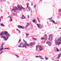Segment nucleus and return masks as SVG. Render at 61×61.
I'll use <instances>...</instances> for the list:
<instances>
[{
	"label": "nucleus",
	"instance_id": "obj_1",
	"mask_svg": "<svg viewBox=\"0 0 61 61\" xmlns=\"http://www.w3.org/2000/svg\"><path fill=\"white\" fill-rule=\"evenodd\" d=\"M61 38H58L57 40H55V43L56 45L59 46L60 44H61Z\"/></svg>",
	"mask_w": 61,
	"mask_h": 61
},
{
	"label": "nucleus",
	"instance_id": "obj_2",
	"mask_svg": "<svg viewBox=\"0 0 61 61\" xmlns=\"http://www.w3.org/2000/svg\"><path fill=\"white\" fill-rule=\"evenodd\" d=\"M5 35L6 36H10V35L9 34L7 33V31L5 32H1L0 34V35L1 36H2V35Z\"/></svg>",
	"mask_w": 61,
	"mask_h": 61
},
{
	"label": "nucleus",
	"instance_id": "obj_3",
	"mask_svg": "<svg viewBox=\"0 0 61 61\" xmlns=\"http://www.w3.org/2000/svg\"><path fill=\"white\" fill-rule=\"evenodd\" d=\"M19 47H25V48H26V46L25 44L23 45V44L22 43H20V45H19L18 46Z\"/></svg>",
	"mask_w": 61,
	"mask_h": 61
},
{
	"label": "nucleus",
	"instance_id": "obj_4",
	"mask_svg": "<svg viewBox=\"0 0 61 61\" xmlns=\"http://www.w3.org/2000/svg\"><path fill=\"white\" fill-rule=\"evenodd\" d=\"M9 37L8 36V37H6L4 36H2L1 37V38H3V39H4L5 41H6V40H7V39Z\"/></svg>",
	"mask_w": 61,
	"mask_h": 61
},
{
	"label": "nucleus",
	"instance_id": "obj_5",
	"mask_svg": "<svg viewBox=\"0 0 61 61\" xmlns=\"http://www.w3.org/2000/svg\"><path fill=\"white\" fill-rule=\"evenodd\" d=\"M37 25L38 28H42V25H41V24H37Z\"/></svg>",
	"mask_w": 61,
	"mask_h": 61
},
{
	"label": "nucleus",
	"instance_id": "obj_6",
	"mask_svg": "<svg viewBox=\"0 0 61 61\" xmlns=\"http://www.w3.org/2000/svg\"><path fill=\"white\" fill-rule=\"evenodd\" d=\"M49 38L48 39L49 40H52V37L51 35H49Z\"/></svg>",
	"mask_w": 61,
	"mask_h": 61
},
{
	"label": "nucleus",
	"instance_id": "obj_7",
	"mask_svg": "<svg viewBox=\"0 0 61 61\" xmlns=\"http://www.w3.org/2000/svg\"><path fill=\"white\" fill-rule=\"evenodd\" d=\"M18 27L19 28H21V29H24V27L23 26H21L20 25H18Z\"/></svg>",
	"mask_w": 61,
	"mask_h": 61
},
{
	"label": "nucleus",
	"instance_id": "obj_8",
	"mask_svg": "<svg viewBox=\"0 0 61 61\" xmlns=\"http://www.w3.org/2000/svg\"><path fill=\"white\" fill-rule=\"evenodd\" d=\"M15 8V9H13L11 11H14V12H15V10H17L18 9L16 7Z\"/></svg>",
	"mask_w": 61,
	"mask_h": 61
},
{
	"label": "nucleus",
	"instance_id": "obj_9",
	"mask_svg": "<svg viewBox=\"0 0 61 61\" xmlns=\"http://www.w3.org/2000/svg\"><path fill=\"white\" fill-rule=\"evenodd\" d=\"M40 47H39L40 51H41L43 50V48L41 45H40Z\"/></svg>",
	"mask_w": 61,
	"mask_h": 61
},
{
	"label": "nucleus",
	"instance_id": "obj_10",
	"mask_svg": "<svg viewBox=\"0 0 61 61\" xmlns=\"http://www.w3.org/2000/svg\"><path fill=\"white\" fill-rule=\"evenodd\" d=\"M40 46V45H37L36 46V51H37V49H38V48H39Z\"/></svg>",
	"mask_w": 61,
	"mask_h": 61
},
{
	"label": "nucleus",
	"instance_id": "obj_11",
	"mask_svg": "<svg viewBox=\"0 0 61 61\" xmlns=\"http://www.w3.org/2000/svg\"><path fill=\"white\" fill-rule=\"evenodd\" d=\"M46 43L48 44L49 46H51V43L50 42H46Z\"/></svg>",
	"mask_w": 61,
	"mask_h": 61
},
{
	"label": "nucleus",
	"instance_id": "obj_12",
	"mask_svg": "<svg viewBox=\"0 0 61 61\" xmlns=\"http://www.w3.org/2000/svg\"><path fill=\"white\" fill-rule=\"evenodd\" d=\"M51 22H52V23L54 24H57V23H55V21L53 20H51Z\"/></svg>",
	"mask_w": 61,
	"mask_h": 61
},
{
	"label": "nucleus",
	"instance_id": "obj_13",
	"mask_svg": "<svg viewBox=\"0 0 61 61\" xmlns=\"http://www.w3.org/2000/svg\"><path fill=\"white\" fill-rule=\"evenodd\" d=\"M18 8H19V10H21L22 8H21L20 7V6L19 5H18Z\"/></svg>",
	"mask_w": 61,
	"mask_h": 61
},
{
	"label": "nucleus",
	"instance_id": "obj_14",
	"mask_svg": "<svg viewBox=\"0 0 61 61\" xmlns=\"http://www.w3.org/2000/svg\"><path fill=\"white\" fill-rule=\"evenodd\" d=\"M61 55V54H60L59 55H58V56L57 58V59H59V58H60V55Z\"/></svg>",
	"mask_w": 61,
	"mask_h": 61
},
{
	"label": "nucleus",
	"instance_id": "obj_15",
	"mask_svg": "<svg viewBox=\"0 0 61 61\" xmlns=\"http://www.w3.org/2000/svg\"><path fill=\"white\" fill-rule=\"evenodd\" d=\"M30 46H33V45H34V43H30Z\"/></svg>",
	"mask_w": 61,
	"mask_h": 61
},
{
	"label": "nucleus",
	"instance_id": "obj_16",
	"mask_svg": "<svg viewBox=\"0 0 61 61\" xmlns=\"http://www.w3.org/2000/svg\"><path fill=\"white\" fill-rule=\"evenodd\" d=\"M45 38L46 40H47V35H45Z\"/></svg>",
	"mask_w": 61,
	"mask_h": 61
},
{
	"label": "nucleus",
	"instance_id": "obj_17",
	"mask_svg": "<svg viewBox=\"0 0 61 61\" xmlns=\"http://www.w3.org/2000/svg\"><path fill=\"white\" fill-rule=\"evenodd\" d=\"M46 38H41V40H44V39H45L46 40Z\"/></svg>",
	"mask_w": 61,
	"mask_h": 61
},
{
	"label": "nucleus",
	"instance_id": "obj_18",
	"mask_svg": "<svg viewBox=\"0 0 61 61\" xmlns=\"http://www.w3.org/2000/svg\"><path fill=\"white\" fill-rule=\"evenodd\" d=\"M25 18V17L24 16V15H23L22 17V19H24V18Z\"/></svg>",
	"mask_w": 61,
	"mask_h": 61
},
{
	"label": "nucleus",
	"instance_id": "obj_19",
	"mask_svg": "<svg viewBox=\"0 0 61 61\" xmlns=\"http://www.w3.org/2000/svg\"><path fill=\"white\" fill-rule=\"evenodd\" d=\"M0 25L1 26H3V27H5V25H4L3 24H1V23Z\"/></svg>",
	"mask_w": 61,
	"mask_h": 61
},
{
	"label": "nucleus",
	"instance_id": "obj_20",
	"mask_svg": "<svg viewBox=\"0 0 61 61\" xmlns=\"http://www.w3.org/2000/svg\"><path fill=\"white\" fill-rule=\"evenodd\" d=\"M32 39L33 40H37V39L33 38H32Z\"/></svg>",
	"mask_w": 61,
	"mask_h": 61
},
{
	"label": "nucleus",
	"instance_id": "obj_21",
	"mask_svg": "<svg viewBox=\"0 0 61 61\" xmlns=\"http://www.w3.org/2000/svg\"><path fill=\"white\" fill-rule=\"evenodd\" d=\"M10 22H12V18L11 17H10Z\"/></svg>",
	"mask_w": 61,
	"mask_h": 61
},
{
	"label": "nucleus",
	"instance_id": "obj_22",
	"mask_svg": "<svg viewBox=\"0 0 61 61\" xmlns=\"http://www.w3.org/2000/svg\"><path fill=\"white\" fill-rule=\"evenodd\" d=\"M58 12H59V13H60V12H61V9H59V10H58Z\"/></svg>",
	"mask_w": 61,
	"mask_h": 61
},
{
	"label": "nucleus",
	"instance_id": "obj_23",
	"mask_svg": "<svg viewBox=\"0 0 61 61\" xmlns=\"http://www.w3.org/2000/svg\"><path fill=\"white\" fill-rule=\"evenodd\" d=\"M26 45L27 46H30V44H27Z\"/></svg>",
	"mask_w": 61,
	"mask_h": 61
},
{
	"label": "nucleus",
	"instance_id": "obj_24",
	"mask_svg": "<svg viewBox=\"0 0 61 61\" xmlns=\"http://www.w3.org/2000/svg\"><path fill=\"white\" fill-rule=\"evenodd\" d=\"M29 25V24H28L27 25H26L25 26V28H27V26Z\"/></svg>",
	"mask_w": 61,
	"mask_h": 61
},
{
	"label": "nucleus",
	"instance_id": "obj_25",
	"mask_svg": "<svg viewBox=\"0 0 61 61\" xmlns=\"http://www.w3.org/2000/svg\"><path fill=\"white\" fill-rule=\"evenodd\" d=\"M1 2H5V0H1Z\"/></svg>",
	"mask_w": 61,
	"mask_h": 61
},
{
	"label": "nucleus",
	"instance_id": "obj_26",
	"mask_svg": "<svg viewBox=\"0 0 61 61\" xmlns=\"http://www.w3.org/2000/svg\"><path fill=\"white\" fill-rule=\"evenodd\" d=\"M26 36H28L29 35V34L28 33H26Z\"/></svg>",
	"mask_w": 61,
	"mask_h": 61
},
{
	"label": "nucleus",
	"instance_id": "obj_27",
	"mask_svg": "<svg viewBox=\"0 0 61 61\" xmlns=\"http://www.w3.org/2000/svg\"><path fill=\"white\" fill-rule=\"evenodd\" d=\"M58 15H60V16H61V13H58Z\"/></svg>",
	"mask_w": 61,
	"mask_h": 61
},
{
	"label": "nucleus",
	"instance_id": "obj_28",
	"mask_svg": "<svg viewBox=\"0 0 61 61\" xmlns=\"http://www.w3.org/2000/svg\"><path fill=\"white\" fill-rule=\"evenodd\" d=\"M33 23H35L36 22L35 21V20H33Z\"/></svg>",
	"mask_w": 61,
	"mask_h": 61
},
{
	"label": "nucleus",
	"instance_id": "obj_29",
	"mask_svg": "<svg viewBox=\"0 0 61 61\" xmlns=\"http://www.w3.org/2000/svg\"><path fill=\"white\" fill-rule=\"evenodd\" d=\"M36 57L37 58V57H40V56H36Z\"/></svg>",
	"mask_w": 61,
	"mask_h": 61
},
{
	"label": "nucleus",
	"instance_id": "obj_30",
	"mask_svg": "<svg viewBox=\"0 0 61 61\" xmlns=\"http://www.w3.org/2000/svg\"><path fill=\"white\" fill-rule=\"evenodd\" d=\"M21 7L22 8V9H25V8L23 7L22 6H21Z\"/></svg>",
	"mask_w": 61,
	"mask_h": 61
},
{
	"label": "nucleus",
	"instance_id": "obj_31",
	"mask_svg": "<svg viewBox=\"0 0 61 61\" xmlns=\"http://www.w3.org/2000/svg\"><path fill=\"white\" fill-rule=\"evenodd\" d=\"M45 58L46 59V60H48V58H45Z\"/></svg>",
	"mask_w": 61,
	"mask_h": 61
},
{
	"label": "nucleus",
	"instance_id": "obj_32",
	"mask_svg": "<svg viewBox=\"0 0 61 61\" xmlns=\"http://www.w3.org/2000/svg\"><path fill=\"white\" fill-rule=\"evenodd\" d=\"M28 10H29V11H30V10H31V8H29L28 9Z\"/></svg>",
	"mask_w": 61,
	"mask_h": 61
},
{
	"label": "nucleus",
	"instance_id": "obj_33",
	"mask_svg": "<svg viewBox=\"0 0 61 61\" xmlns=\"http://www.w3.org/2000/svg\"><path fill=\"white\" fill-rule=\"evenodd\" d=\"M4 49H8V48H5Z\"/></svg>",
	"mask_w": 61,
	"mask_h": 61
},
{
	"label": "nucleus",
	"instance_id": "obj_34",
	"mask_svg": "<svg viewBox=\"0 0 61 61\" xmlns=\"http://www.w3.org/2000/svg\"><path fill=\"white\" fill-rule=\"evenodd\" d=\"M37 19H38V22H39V23H40V21H39V20H38V17H37Z\"/></svg>",
	"mask_w": 61,
	"mask_h": 61
},
{
	"label": "nucleus",
	"instance_id": "obj_35",
	"mask_svg": "<svg viewBox=\"0 0 61 61\" xmlns=\"http://www.w3.org/2000/svg\"><path fill=\"white\" fill-rule=\"evenodd\" d=\"M15 56H17V57L18 58H19V56H18V55H15Z\"/></svg>",
	"mask_w": 61,
	"mask_h": 61
},
{
	"label": "nucleus",
	"instance_id": "obj_36",
	"mask_svg": "<svg viewBox=\"0 0 61 61\" xmlns=\"http://www.w3.org/2000/svg\"><path fill=\"white\" fill-rule=\"evenodd\" d=\"M29 5V4L28 3H27L26 5H27V6H28Z\"/></svg>",
	"mask_w": 61,
	"mask_h": 61
},
{
	"label": "nucleus",
	"instance_id": "obj_37",
	"mask_svg": "<svg viewBox=\"0 0 61 61\" xmlns=\"http://www.w3.org/2000/svg\"><path fill=\"white\" fill-rule=\"evenodd\" d=\"M56 49H57V51H59V50H58V49H57V48H56Z\"/></svg>",
	"mask_w": 61,
	"mask_h": 61
},
{
	"label": "nucleus",
	"instance_id": "obj_38",
	"mask_svg": "<svg viewBox=\"0 0 61 61\" xmlns=\"http://www.w3.org/2000/svg\"><path fill=\"white\" fill-rule=\"evenodd\" d=\"M25 44L26 45L27 44V42L26 41H25Z\"/></svg>",
	"mask_w": 61,
	"mask_h": 61
},
{
	"label": "nucleus",
	"instance_id": "obj_39",
	"mask_svg": "<svg viewBox=\"0 0 61 61\" xmlns=\"http://www.w3.org/2000/svg\"><path fill=\"white\" fill-rule=\"evenodd\" d=\"M27 8H28V9H29V8H29V6H27Z\"/></svg>",
	"mask_w": 61,
	"mask_h": 61
},
{
	"label": "nucleus",
	"instance_id": "obj_40",
	"mask_svg": "<svg viewBox=\"0 0 61 61\" xmlns=\"http://www.w3.org/2000/svg\"><path fill=\"white\" fill-rule=\"evenodd\" d=\"M27 17L28 18H29V15H28L27 16Z\"/></svg>",
	"mask_w": 61,
	"mask_h": 61
},
{
	"label": "nucleus",
	"instance_id": "obj_41",
	"mask_svg": "<svg viewBox=\"0 0 61 61\" xmlns=\"http://www.w3.org/2000/svg\"><path fill=\"white\" fill-rule=\"evenodd\" d=\"M40 59H42L43 60V59H44V58H40Z\"/></svg>",
	"mask_w": 61,
	"mask_h": 61
},
{
	"label": "nucleus",
	"instance_id": "obj_42",
	"mask_svg": "<svg viewBox=\"0 0 61 61\" xmlns=\"http://www.w3.org/2000/svg\"><path fill=\"white\" fill-rule=\"evenodd\" d=\"M21 41V39H20L19 40V41L18 42V43H20V42Z\"/></svg>",
	"mask_w": 61,
	"mask_h": 61
},
{
	"label": "nucleus",
	"instance_id": "obj_43",
	"mask_svg": "<svg viewBox=\"0 0 61 61\" xmlns=\"http://www.w3.org/2000/svg\"><path fill=\"white\" fill-rule=\"evenodd\" d=\"M36 4L35 5L34 7H36Z\"/></svg>",
	"mask_w": 61,
	"mask_h": 61
},
{
	"label": "nucleus",
	"instance_id": "obj_44",
	"mask_svg": "<svg viewBox=\"0 0 61 61\" xmlns=\"http://www.w3.org/2000/svg\"><path fill=\"white\" fill-rule=\"evenodd\" d=\"M0 49H1L2 50H2H3V49H4V48H0Z\"/></svg>",
	"mask_w": 61,
	"mask_h": 61
},
{
	"label": "nucleus",
	"instance_id": "obj_45",
	"mask_svg": "<svg viewBox=\"0 0 61 61\" xmlns=\"http://www.w3.org/2000/svg\"><path fill=\"white\" fill-rule=\"evenodd\" d=\"M4 45V44H2V45H1V46H3V45Z\"/></svg>",
	"mask_w": 61,
	"mask_h": 61
},
{
	"label": "nucleus",
	"instance_id": "obj_46",
	"mask_svg": "<svg viewBox=\"0 0 61 61\" xmlns=\"http://www.w3.org/2000/svg\"><path fill=\"white\" fill-rule=\"evenodd\" d=\"M52 18V17H51V18H48V19H49V20H50V19H51Z\"/></svg>",
	"mask_w": 61,
	"mask_h": 61
},
{
	"label": "nucleus",
	"instance_id": "obj_47",
	"mask_svg": "<svg viewBox=\"0 0 61 61\" xmlns=\"http://www.w3.org/2000/svg\"><path fill=\"white\" fill-rule=\"evenodd\" d=\"M42 25L43 28H44V25H43V24H42Z\"/></svg>",
	"mask_w": 61,
	"mask_h": 61
},
{
	"label": "nucleus",
	"instance_id": "obj_48",
	"mask_svg": "<svg viewBox=\"0 0 61 61\" xmlns=\"http://www.w3.org/2000/svg\"><path fill=\"white\" fill-rule=\"evenodd\" d=\"M0 51H2V50H1V48H0Z\"/></svg>",
	"mask_w": 61,
	"mask_h": 61
},
{
	"label": "nucleus",
	"instance_id": "obj_49",
	"mask_svg": "<svg viewBox=\"0 0 61 61\" xmlns=\"http://www.w3.org/2000/svg\"><path fill=\"white\" fill-rule=\"evenodd\" d=\"M51 59L52 60H55V59Z\"/></svg>",
	"mask_w": 61,
	"mask_h": 61
},
{
	"label": "nucleus",
	"instance_id": "obj_50",
	"mask_svg": "<svg viewBox=\"0 0 61 61\" xmlns=\"http://www.w3.org/2000/svg\"><path fill=\"white\" fill-rule=\"evenodd\" d=\"M1 47H3V46H1Z\"/></svg>",
	"mask_w": 61,
	"mask_h": 61
},
{
	"label": "nucleus",
	"instance_id": "obj_51",
	"mask_svg": "<svg viewBox=\"0 0 61 61\" xmlns=\"http://www.w3.org/2000/svg\"><path fill=\"white\" fill-rule=\"evenodd\" d=\"M15 13H13V15H15Z\"/></svg>",
	"mask_w": 61,
	"mask_h": 61
},
{
	"label": "nucleus",
	"instance_id": "obj_52",
	"mask_svg": "<svg viewBox=\"0 0 61 61\" xmlns=\"http://www.w3.org/2000/svg\"><path fill=\"white\" fill-rule=\"evenodd\" d=\"M16 30H17V31H19V30H18V29H17Z\"/></svg>",
	"mask_w": 61,
	"mask_h": 61
},
{
	"label": "nucleus",
	"instance_id": "obj_53",
	"mask_svg": "<svg viewBox=\"0 0 61 61\" xmlns=\"http://www.w3.org/2000/svg\"><path fill=\"white\" fill-rule=\"evenodd\" d=\"M27 36H26V38H27V37H28Z\"/></svg>",
	"mask_w": 61,
	"mask_h": 61
},
{
	"label": "nucleus",
	"instance_id": "obj_54",
	"mask_svg": "<svg viewBox=\"0 0 61 61\" xmlns=\"http://www.w3.org/2000/svg\"><path fill=\"white\" fill-rule=\"evenodd\" d=\"M18 31H19V33H20V31H19V30Z\"/></svg>",
	"mask_w": 61,
	"mask_h": 61
},
{
	"label": "nucleus",
	"instance_id": "obj_55",
	"mask_svg": "<svg viewBox=\"0 0 61 61\" xmlns=\"http://www.w3.org/2000/svg\"><path fill=\"white\" fill-rule=\"evenodd\" d=\"M40 57H42V56H40Z\"/></svg>",
	"mask_w": 61,
	"mask_h": 61
},
{
	"label": "nucleus",
	"instance_id": "obj_56",
	"mask_svg": "<svg viewBox=\"0 0 61 61\" xmlns=\"http://www.w3.org/2000/svg\"><path fill=\"white\" fill-rule=\"evenodd\" d=\"M23 41L24 42H25V41L24 40V39H23Z\"/></svg>",
	"mask_w": 61,
	"mask_h": 61
},
{
	"label": "nucleus",
	"instance_id": "obj_57",
	"mask_svg": "<svg viewBox=\"0 0 61 61\" xmlns=\"http://www.w3.org/2000/svg\"><path fill=\"white\" fill-rule=\"evenodd\" d=\"M31 5L32 6L33 5V4H32V3H31Z\"/></svg>",
	"mask_w": 61,
	"mask_h": 61
},
{
	"label": "nucleus",
	"instance_id": "obj_58",
	"mask_svg": "<svg viewBox=\"0 0 61 61\" xmlns=\"http://www.w3.org/2000/svg\"><path fill=\"white\" fill-rule=\"evenodd\" d=\"M1 53H2L1 52L0 53V54H1Z\"/></svg>",
	"mask_w": 61,
	"mask_h": 61
},
{
	"label": "nucleus",
	"instance_id": "obj_59",
	"mask_svg": "<svg viewBox=\"0 0 61 61\" xmlns=\"http://www.w3.org/2000/svg\"><path fill=\"white\" fill-rule=\"evenodd\" d=\"M59 28V29H61V28Z\"/></svg>",
	"mask_w": 61,
	"mask_h": 61
},
{
	"label": "nucleus",
	"instance_id": "obj_60",
	"mask_svg": "<svg viewBox=\"0 0 61 61\" xmlns=\"http://www.w3.org/2000/svg\"><path fill=\"white\" fill-rule=\"evenodd\" d=\"M58 17V18H59V17L58 16H57Z\"/></svg>",
	"mask_w": 61,
	"mask_h": 61
},
{
	"label": "nucleus",
	"instance_id": "obj_61",
	"mask_svg": "<svg viewBox=\"0 0 61 61\" xmlns=\"http://www.w3.org/2000/svg\"><path fill=\"white\" fill-rule=\"evenodd\" d=\"M3 51H1V53H2V52H3Z\"/></svg>",
	"mask_w": 61,
	"mask_h": 61
},
{
	"label": "nucleus",
	"instance_id": "obj_62",
	"mask_svg": "<svg viewBox=\"0 0 61 61\" xmlns=\"http://www.w3.org/2000/svg\"><path fill=\"white\" fill-rule=\"evenodd\" d=\"M1 17H2V18H3V16H1Z\"/></svg>",
	"mask_w": 61,
	"mask_h": 61
},
{
	"label": "nucleus",
	"instance_id": "obj_63",
	"mask_svg": "<svg viewBox=\"0 0 61 61\" xmlns=\"http://www.w3.org/2000/svg\"><path fill=\"white\" fill-rule=\"evenodd\" d=\"M40 1H42V0H40Z\"/></svg>",
	"mask_w": 61,
	"mask_h": 61
},
{
	"label": "nucleus",
	"instance_id": "obj_64",
	"mask_svg": "<svg viewBox=\"0 0 61 61\" xmlns=\"http://www.w3.org/2000/svg\"><path fill=\"white\" fill-rule=\"evenodd\" d=\"M1 11L2 12V10H1Z\"/></svg>",
	"mask_w": 61,
	"mask_h": 61
}]
</instances>
